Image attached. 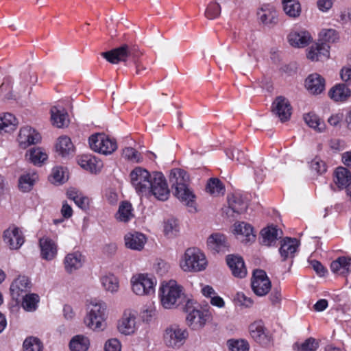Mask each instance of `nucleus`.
Masks as SVG:
<instances>
[{
  "label": "nucleus",
  "instance_id": "1",
  "mask_svg": "<svg viewBox=\"0 0 351 351\" xmlns=\"http://www.w3.org/2000/svg\"><path fill=\"white\" fill-rule=\"evenodd\" d=\"M130 176L132 185L138 194H152L160 201L169 198L170 191L162 173L155 171L151 174L147 169L138 167L130 172Z\"/></svg>",
  "mask_w": 351,
  "mask_h": 351
},
{
  "label": "nucleus",
  "instance_id": "2",
  "mask_svg": "<svg viewBox=\"0 0 351 351\" xmlns=\"http://www.w3.org/2000/svg\"><path fill=\"white\" fill-rule=\"evenodd\" d=\"M169 182L174 189V195L188 207L195 208V195L189 188V175L183 169H173L171 171Z\"/></svg>",
  "mask_w": 351,
  "mask_h": 351
},
{
  "label": "nucleus",
  "instance_id": "3",
  "mask_svg": "<svg viewBox=\"0 0 351 351\" xmlns=\"http://www.w3.org/2000/svg\"><path fill=\"white\" fill-rule=\"evenodd\" d=\"M161 305L167 309L176 308L185 302L183 287L175 280L163 282L159 289Z\"/></svg>",
  "mask_w": 351,
  "mask_h": 351
},
{
  "label": "nucleus",
  "instance_id": "4",
  "mask_svg": "<svg viewBox=\"0 0 351 351\" xmlns=\"http://www.w3.org/2000/svg\"><path fill=\"white\" fill-rule=\"evenodd\" d=\"M207 264L204 254L196 247H189L186 250L180 261V266L185 272L204 271Z\"/></svg>",
  "mask_w": 351,
  "mask_h": 351
},
{
  "label": "nucleus",
  "instance_id": "5",
  "mask_svg": "<svg viewBox=\"0 0 351 351\" xmlns=\"http://www.w3.org/2000/svg\"><path fill=\"white\" fill-rule=\"evenodd\" d=\"M186 313V321L187 325L193 330L202 328L212 317L209 309L198 308L194 306L191 300H187L184 307Z\"/></svg>",
  "mask_w": 351,
  "mask_h": 351
},
{
  "label": "nucleus",
  "instance_id": "6",
  "mask_svg": "<svg viewBox=\"0 0 351 351\" xmlns=\"http://www.w3.org/2000/svg\"><path fill=\"white\" fill-rule=\"evenodd\" d=\"M106 309L104 302H91L87 306L84 320L86 326L93 330H102L105 326Z\"/></svg>",
  "mask_w": 351,
  "mask_h": 351
},
{
  "label": "nucleus",
  "instance_id": "7",
  "mask_svg": "<svg viewBox=\"0 0 351 351\" xmlns=\"http://www.w3.org/2000/svg\"><path fill=\"white\" fill-rule=\"evenodd\" d=\"M141 53L136 47H131L128 45H123L119 47L110 51L104 52L101 56L112 64H117L119 62H126L128 58L134 60L138 58Z\"/></svg>",
  "mask_w": 351,
  "mask_h": 351
},
{
  "label": "nucleus",
  "instance_id": "8",
  "mask_svg": "<svg viewBox=\"0 0 351 351\" xmlns=\"http://www.w3.org/2000/svg\"><path fill=\"white\" fill-rule=\"evenodd\" d=\"M88 143L92 150L104 155L111 154L117 148L116 141L103 133L91 135Z\"/></svg>",
  "mask_w": 351,
  "mask_h": 351
},
{
  "label": "nucleus",
  "instance_id": "9",
  "mask_svg": "<svg viewBox=\"0 0 351 351\" xmlns=\"http://www.w3.org/2000/svg\"><path fill=\"white\" fill-rule=\"evenodd\" d=\"M131 283L135 294L145 295L154 293L156 280L148 274H140L132 278Z\"/></svg>",
  "mask_w": 351,
  "mask_h": 351
},
{
  "label": "nucleus",
  "instance_id": "10",
  "mask_svg": "<svg viewBox=\"0 0 351 351\" xmlns=\"http://www.w3.org/2000/svg\"><path fill=\"white\" fill-rule=\"evenodd\" d=\"M188 336L186 329L171 325L165 330L164 340L168 347L178 349L185 343Z\"/></svg>",
  "mask_w": 351,
  "mask_h": 351
},
{
  "label": "nucleus",
  "instance_id": "11",
  "mask_svg": "<svg viewBox=\"0 0 351 351\" xmlns=\"http://www.w3.org/2000/svg\"><path fill=\"white\" fill-rule=\"evenodd\" d=\"M252 288L258 296L265 295L271 289V282L265 271L256 269L253 272Z\"/></svg>",
  "mask_w": 351,
  "mask_h": 351
},
{
  "label": "nucleus",
  "instance_id": "12",
  "mask_svg": "<svg viewBox=\"0 0 351 351\" xmlns=\"http://www.w3.org/2000/svg\"><path fill=\"white\" fill-rule=\"evenodd\" d=\"M3 241L11 250H18L25 242L23 231L19 227L12 225L3 232Z\"/></svg>",
  "mask_w": 351,
  "mask_h": 351
},
{
  "label": "nucleus",
  "instance_id": "13",
  "mask_svg": "<svg viewBox=\"0 0 351 351\" xmlns=\"http://www.w3.org/2000/svg\"><path fill=\"white\" fill-rule=\"evenodd\" d=\"M251 337L259 344L266 346L269 343L271 337L262 321H256L249 326Z\"/></svg>",
  "mask_w": 351,
  "mask_h": 351
},
{
  "label": "nucleus",
  "instance_id": "14",
  "mask_svg": "<svg viewBox=\"0 0 351 351\" xmlns=\"http://www.w3.org/2000/svg\"><path fill=\"white\" fill-rule=\"evenodd\" d=\"M272 112L281 122L288 121L291 114V107L289 101L284 97H277L272 104Z\"/></svg>",
  "mask_w": 351,
  "mask_h": 351
},
{
  "label": "nucleus",
  "instance_id": "15",
  "mask_svg": "<svg viewBox=\"0 0 351 351\" xmlns=\"http://www.w3.org/2000/svg\"><path fill=\"white\" fill-rule=\"evenodd\" d=\"M32 284L29 278L25 276H19L10 285L12 298L18 301L21 297L30 291Z\"/></svg>",
  "mask_w": 351,
  "mask_h": 351
},
{
  "label": "nucleus",
  "instance_id": "16",
  "mask_svg": "<svg viewBox=\"0 0 351 351\" xmlns=\"http://www.w3.org/2000/svg\"><path fill=\"white\" fill-rule=\"evenodd\" d=\"M40 139L39 133L31 127L25 126L20 130L17 140L20 147L25 149L31 145L38 143Z\"/></svg>",
  "mask_w": 351,
  "mask_h": 351
},
{
  "label": "nucleus",
  "instance_id": "17",
  "mask_svg": "<svg viewBox=\"0 0 351 351\" xmlns=\"http://www.w3.org/2000/svg\"><path fill=\"white\" fill-rule=\"evenodd\" d=\"M119 332L125 335H130L136 330V315L131 311H125L117 324Z\"/></svg>",
  "mask_w": 351,
  "mask_h": 351
},
{
  "label": "nucleus",
  "instance_id": "18",
  "mask_svg": "<svg viewBox=\"0 0 351 351\" xmlns=\"http://www.w3.org/2000/svg\"><path fill=\"white\" fill-rule=\"evenodd\" d=\"M288 42L294 47L303 48L312 40L313 37L309 32L305 29L292 31L287 36Z\"/></svg>",
  "mask_w": 351,
  "mask_h": 351
},
{
  "label": "nucleus",
  "instance_id": "19",
  "mask_svg": "<svg viewBox=\"0 0 351 351\" xmlns=\"http://www.w3.org/2000/svg\"><path fill=\"white\" fill-rule=\"evenodd\" d=\"M125 245L127 248L132 250L141 251L147 242L145 234L138 232L127 233L124 237Z\"/></svg>",
  "mask_w": 351,
  "mask_h": 351
},
{
  "label": "nucleus",
  "instance_id": "20",
  "mask_svg": "<svg viewBox=\"0 0 351 351\" xmlns=\"http://www.w3.org/2000/svg\"><path fill=\"white\" fill-rule=\"evenodd\" d=\"M329 49L328 44L317 43L309 48L307 58L312 61L326 60L329 58Z\"/></svg>",
  "mask_w": 351,
  "mask_h": 351
},
{
  "label": "nucleus",
  "instance_id": "21",
  "mask_svg": "<svg viewBox=\"0 0 351 351\" xmlns=\"http://www.w3.org/2000/svg\"><path fill=\"white\" fill-rule=\"evenodd\" d=\"M41 257L47 261L53 260L57 255V245L49 237H43L39 240Z\"/></svg>",
  "mask_w": 351,
  "mask_h": 351
},
{
  "label": "nucleus",
  "instance_id": "22",
  "mask_svg": "<svg viewBox=\"0 0 351 351\" xmlns=\"http://www.w3.org/2000/svg\"><path fill=\"white\" fill-rule=\"evenodd\" d=\"M226 262L234 276L242 278L246 276L247 269L243 259L241 256L228 255Z\"/></svg>",
  "mask_w": 351,
  "mask_h": 351
},
{
  "label": "nucleus",
  "instance_id": "23",
  "mask_svg": "<svg viewBox=\"0 0 351 351\" xmlns=\"http://www.w3.org/2000/svg\"><path fill=\"white\" fill-rule=\"evenodd\" d=\"M305 86L311 94H320L325 89V80L318 73L311 74L306 79Z\"/></svg>",
  "mask_w": 351,
  "mask_h": 351
},
{
  "label": "nucleus",
  "instance_id": "24",
  "mask_svg": "<svg viewBox=\"0 0 351 351\" xmlns=\"http://www.w3.org/2000/svg\"><path fill=\"white\" fill-rule=\"evenodd\" d=\"M262 23L265 25L273 26L278 23V14L273 5H265L257 13Z\"/></svg>",
  "mask_w": 351,
  "mask_h": 351
},
{
  "label": "nucleus",
  "instance_id": "25",
  "mask_svg": "<svg viewBox=\"0 0 351 351\" xmlns=\"http://www.w3.org/2000/svg\"><path fill=\"white\" fill-rule=\"evenodd\" d=\"M299 243L296 239L287 237L282 241L279 249L282 261H285L289 258H293L298 247Z\"/></svg>",
  "mask_w": 351,
  "mask_h": 351
},
{
  "label": "nucleus",
  "instance_id": "26",
  "mask_svg": "<svg viewBox=\"0 0 351 351\" xmlns=\"http://www.w3.org/2000/svg\"><path fill=\"white\" fill-rule=\"evenodd\" d=\"M351 95L350 89L344 84H338L328 91L329 97L336 102L346 101Z\"/></svg>",
  "mask_w": 351,
  "mask_h": 351
},
{
  "label": "nucleus",
  "instance_id": "27",
  "mask_svg": "<svg viewBox=\"0 0 351 351\" xmlns=\"http://www.w3.org/2000/svg\"><path fill=\"white\" fill-rule=\"evenodd\" d=\"M261 235L262 243L266 246H271L281 237L282 231L278 230L276 226H269L261 231Z\"/></svg>",
  "mask_w": 351,
  "mask_h": 351
},
{
  "label": "nucleus",
  "instance_id": "28",
  "mask_svg": "<svg viewBox=\"0 0 351 351\" xmlns=\"http://www.w3.org/2000/svg\"><path fill=\"white\" fill-rule=\"evenodd\" d=\"M207 245L210 250L215 252H225L228 247L226 237L218 233L208 237Z\"/></svg>",
  "mask_w": 351,
  "mask_h": 351
},
{
  "label": "nucleus",
  "instance_id": "29",
  "mask_svg": "<svg viewBox=\"0 0 351 351\" xmlns=\"http://www.w3.org/2000/svg\"><path fill=\"white\" fill-rule=\"evenodd\" d=\"M330 269L334 274L346 276L351 271V258L346 256L339 257L331 263Z\"/></svg>",
  "mask_w": 351,
  "mask_h": 351
},
{
  "label": "nucleus",
  "instance_id": "30",
  "mask_svg": "<svg viewBox=\"0 0 351 351\" xmlns=\"http://www.w3.org/2000/svg\"><path fill=\"white\" fill-rule=\"evenodd\" d=\"M234 233L239 235L241 237L240 239L244 243L250 242L255 239L253 228L251 225L245 222L234 223Z\"/></svg>",
  "mask_w": 351,
  "mask_h": 351
},
{
  "label": "nucleus",
  "instance_id": "31",
  "mask_svg": "<svg viewBox=\"0 0 351 351\" xmlns=\"http://www.w3.org/2000/svg\"><path fill=\"white\" fill-rule=\"evenodd\" d=\"M78 164L82 168L91 173H97L102 167L101 162L92 155H82L78 159Z\"/></svg>",
  "mask_w": 351,
  "mask_h": 351
},
{
  "label": "nucleus",
  "instance_id": "32",
  "mask_svg": "<svg viewBox=\"0 0 351 351\" xmlns=\"http://www.w3.org/2000/svg\"><path fill=\"white\" fill-rule=\"evenodd\" d=\"M64 264L66 271L72 273L82 266V256L79 252L68 254L64 258Z\"/></svg>",
  "mask_w": 351,
  "mask_h": 351
},
{
  "label": "nucleus",
  "instance_id": "33",
  "mask_svg": "<svg viewBox=\"0 0 351 351\" xmlns=\"http://www.w3.org/2000/svg\"><path fill=\"white\" fill-rule=\"evenodd\" d=\"M17 119L11 113L5 112L0 114V134L11 132L16 129Z\"/></svg>",
  "mask_w": 351,
  "mask_h": 351
},
{
  "label": "nucleus",
  "instance_id": "34",
  "mask_svg": "<svg viewBox=\"0 0 351 351\" xmlns=\"http://www.w3.org/2000/svg\"><path fill=\"white\" fill-rule=\"evenodd\" d=\"M334 182L340 189L347 188L351 183V173L346 168L339 167L335 171Z\"/></svg>",
  "mask_w": 351,
  "mask_h": 351
},
{
  "label": "nucleus",
  "instance_id": "35",
  "mask_svg": "<svg viewBox=\"0 0 351 351\" xmlns=\"http://www.w3.org/2000/svg\"><path fill=\"white\" fill-rule=\"evenodd\" d=\"M67 197L73 200L81 209L86 210L89 207V199L75 189H69L66 192Z\"/></svg>",
  "mask_w": 351,
  "mask_h": 351
},
{
  "label": "nucleus",
  "instance_id": "36",
  "mask_svg": "<svg viewBox=\"0 0 351 351\" xmlns=\"http://www.w3.org/2000/svg\"><path fill=\"white\" fill-rule=\"evenodd\" d=\"M51 113L53 125L59 128L68 125L69 122L68 114L64 109L60 110L53 107L51 110Z\"/></svg>",
  "mask_w": 351,
  "mask_h": 351
},
{
  "label": "nucleus",
  "instance_id": "37",
  "mask_svg": "<svg viewBox=\"0 0 351 351\" xmlns=\"http://www.w3.org/2000/svg\"><path fill=\"white\" fill-rule=\"evenodd\" d=\"M228 202L229 208L236 213H241L244 212L247 207V202L243 197L238 194H232L228 196Z\"/></svg>",
  "mask_w": 351,
  "mask_h": 351
},
{
  "label": "nucleus",
  "instance_id": "38",
  "mask_svg": "<svg viewBox=\"0 0 351 351\" xmlns=\"http://www.w3.org/2000/svg\"><path fill=\"white\" fill-rule=\"evenodd\" d=\"M56 151L62 156H66L74 152V146L70 138L60 136L56 145Z\"/></svg>",
  "mask_w": 351,
  "mask_h": 351
},
{
  "label": "nucleus",
  "instance_id": "39",
  "mask_svg": "<svg viewBox=\"0 0 351 351\" xmlns=\"http://www.w3.org/2000/svg\"><path fill=\"white\" fill-rule=\"evenodd\" d=\"M28 159L36 165H40L48 158L47 154L41 147H34L29 150L26 154Z\"/></svg>",
  "mask_w": 351,
  "mask_h": 351
},
{
  "label": "nucleus",
  "instance_id": "40",
  "mask_svg": "<svg viewBox=\"0 0 351 351\" xmlns=\"http://www.w3.org/2000/svg\"><path fill=\"white\" fill-rule=\"evenodd\" d=\"M37 179L38 175L34 172L25 173L19 178V187L23 192H28L32 189Z\"/></svg>",
  "mask_w": 351,
  "mask_h": 351
},
{
  "label": "nucleus",
  "instance_id": "41",
  "mask_svg": "<svg viewBox=\"0 0 351 351\" xmlns=\"http://www.w3.org/2000/svg\"><path fill=\"white\" fill-rule=\"evenodd\" d=\"M90 346L88 337L84 335H76L73 337L70 343L71 351H87Z\"/></svg>",
  "mask_w": 351,
  "mask_h": 351
},
{
  "label": "nucleus",
  "instance_id": "42",
  "mask_svg": "<svg viewBox=\"0 0 351 351\" xmlns=\"http://www.w3.org/2000/svg\"><path fill=\"white\" fill-rule=\"evenodd\" d=\"M283 10L287 15L297 18L301 13V5L298 0H282Z\"/></svg>",
  "mask_w": 351,
  "mask_h": 351
},
{
  "label": "nucleus",
  "instance_id": "43",
  "mask_svg": "<svg viewBox=\"0 0 351 351\" xmlns=\"http://www.w3.org/2000/svg\"><path fill=\"white\" fill-rule=\"evenodd\" d=\"M133 216L132 204L128 202H123L119 206L116 219L119 221L128 222Z\"/></svg>",
  "mask_w": 351,
  "mask_h": 351
},
{
  "label": "nucleus",
  "instance_id": "44",
  "mask_svg": "<svg viewBox=\"0 0 351 351\" xmlns=\"http://www.w3.org/2000/svg\"><path fill=\"white\" fill-rule=\"evenodd\" d=\"M101 283L106 291L112 293L117 292L119 288L118 278L112 274L102 276L101 278Z\"/></svg>",
  "mask_w": 351,
  "mask_h": 351
},
{
  "label": "nucleus",
  "instance_id": "45",
  "mask_svg": "<svg viewBox=\"0 0 351 351\" xmlns=\"http://www.w3.org/2000/svg\"><path fill=\"white\" fill-rule=\"evenodd\" d=\"M305 123L311 128L319 132L325 129V124L322 122L319 117L313 112H309L304 116Z\"/></svg>",
  "mask_w": 351,
  "mask_h": 351
},
{
  "label": "nucleus",
  "instance_id": "46",
  "mask_svg": "<svg viewBox=\"0 0 351 351\" xmlns=\"http://www.w3.org/2000/svg\"><path fill=\"white\" fill-rule=\"evenodd\" d=\"M22 306L27 311H34L37 308L39 302V296L35 293L25 294L23 295Z\"/></svg>",
  "mask_w": 351,
  "mask_h": 351
},
{
  "label": "nucleus",
  "instance_id": "47",
  "mask_svg": "<svg viewBox=\"0 0 351 351\" xmlns=\"http://www.w3.org/2000/svg\"><path fill=\"white\" fill-rule=\"evenodd\" d=\"M206 191L211 195H218L224 193V186L218 178H210L206 184Z\"/></svg>",
  "mask_w": 351,
  "mask_h": 351
},
{
  "label": "nucleus",
  "instance_id": "48",
  "mask_svg": "<svg viewBox=\"0 0 351 351\" xmlns=\"http://www.w3.org/2000/svg\"><path fill=\"white\" fill-rule=\"evenodd\" d=\"M43 348L40 340L34 337H29L23 342L24 351H43Z\"/></svg>",
  "mask_w": 351,
  "mask_h": 351
},
{
  "label": "nucleus",
  "instance_id": "49",
  "mask_svg": "<svg viewBox=\"0 0 351 351\" xmlns=\"http://www.w3.org/2000/svg\"><path fill=\"white\" fill-rule=\"evenodd\" d=\"M294 350L296 351H315L318 348V343L313 337H309L301 344L295 343Z\"/></svg>",
  "mask_w": 351,
  "mask_h": 351
},
{
  "label": "nucleus",
  "instance_id": "50",
  "mask_svg": "<svg viewBox=\"0 0 351 351\" xmlns=\"http://www.w3.org/2000/svg\"><path fill=\"white\" fill-rule=\"evenodd\" d=\"M338 38L337 32L332 29H323L319 33V41L322 43H335Z\"/></svg>",
  "mask_w": 351,
  "mask_h": 351
},
{
  "label": "nucleus",
  "instance_id": "51",
  "mask_svg": "<svg viewBox=\"0 0 351 351\" xmlns=\"http://www.w3.org/2000/svg\"><path fill=\"white\" fill-rule=\"evenodd\" d=\"M178 231V224L176 219H169L164 222V232L166 236H175Z\"/></svg>",
  "mask_w": 351,
  "mask_h": 351
},
{
  "label": "nucleus",
  "instance_id": "52",
  "mask_svg": "<svg viewBox=\"0 0 351 351\" xmlns=\"http://www.w3.org/2000/svg\"><path fill=\"white\" fill-rule=\"evenodd\" d=\"M228 345L231 351H249L250 348L248 342L244 339L229 340Z\"/></svg>",
  "mask_w": 351,
  "mask_h": 351
},
{
  "label": "nucleus",
  "instance_id": "53",
  "mask_svg": "<svg viewBox=\"0 0 351 351\" xmlns=\"http://www.w3.org/2000/svg\"><path fill=\"white\" fill-rule=\"evenodd\" d=\"M221 14V7L217 2L210 3L205 12V15L208 19H214Z\"/></svg>",
  "mask_w": 351,
  "mask_h": 351
},
{
  "label": "nucleus",
  "instance_id": "54",
  "mask_svg": "<svg viewBox=\"0 0 351 351\" xmlns=\"http://www.w3.org/2000/svg\"><path fill=\"white\" fill-rule=\"evenodd\" d=\"M310 167L313 171L319 174H322L326 171V165L325 162L317 157L311 160Z\"/></svg>",
  "mask_w": 351,
  "mask_h": 351
},
{
  "label": "nucleus",
  "instance_id": "55",
  "mask_svg": "<svg viewBox=\"0 0 351 351\" xmlns=\"http://www.w3.org/2000/svg\"><path fill=\"white\" fill-rule=\"evenodd\" d=\"M123 156L132 162H139L141 161L140 154L132 147H125L123 150Z\"/></svg>",
  "mask_w": 351,
  "mask_h": 351
},
{
  "label": "nucleus",
  "instance_id": "56",
  "mask_svg": "<svg viewBox=\"0 0 351 351\" xmlns=\"http://www.w3.org/2000/svg\"><path fill=\"white\" fill-rule=\"evenodd\" d=\"M64 172L62 167H56L52 170L51 177L53 182L62 183L64 182Z\"/></svg>",
  "mask_w": 351,
  "mask_h": 351
},
{
  "label": "nucleus",
  "instance_id": "57",
  "mask_svg": "<svg viewBox=\"0 0 351 351\" xmlns=\"http://www.w3.org/2000/svg\"><path fill=\"white\" fill-rule=\"evenodd\" d=\"M121 343L117 339H111L105 343V351H121Z\"/></svg>",
  "mask_w": 351,
  "mask_h": 351
},
{
  "label": "nucleus",
  "instance_id": "58",
  "mask_svg": "<svg viewBox=\"0 0 351 351\" xmlns=\"http://www.w3.org/2000/svg\"><path fill=\"white\" fill-rule=\"evenodd\" d=\"M311 265L316 273L320 276H324L327 272L326 269L322 265V264L316 260L311 261Z\"/></svg>",
  "mask_w": 351,
  "mask_h": 351
},
{
  "label": "nucleus",
  "instance_id": "59",
  "mask_svg": "<svg viewBox=\"0 0 351 351\" xmlns=\"http://www.w3.org/2000/svg\"><path fill=\"white\" fill-rule=\"evenodd\" d=\"M332 0H317V5L318 9L322 12H327L332 6Z\"/></svg>",
  "mask_w": 351,
  "mask_h": 351
},
{
  "label": "nucleus",
  "instance_id": "60",
  "mask_svg": "<svg viewBox=\"0 0 351 351\" xmlns=\"http://www.w3.org/2000/svg\"><path fill=\"white\" fill-rule=\"evenodd\" d=\"M328 143L330 148L334 151L342 150L345 147L344 142L339 139H331Z\"/></svg>",
  "mask_w": 351,
  "mask_h": 351
},
{
  "label": "nucleus",
  "instance_id": "61",
  "mask_svg": "<svg viewBox=\"0 0 351 351\" xmlns=\"http://www.w3.org/2000/svg\"><path fill=\"white\" fill-rule=\"evenodd\" d=\"M340 74L342 80L347 82L349 85H351V67H343Z\"/></svg>",
  "mask_w": 351,
  "mask_h": 351
},
{
  "label": "nucleus",
  "instance_id": "62",
  "mask_svg": "<svg viewBox=\"0 0 351 351\" xmlns=\"http://www.w3.org/2000/svg\"><path fill=\"white\" fill-rule=\"evenodd\" d=\"M210 302L213 306H217L218 308H223L225 306V302L223 298L217 294L211 297Z\"/></svg>",
  "mask_w": 351,
  "mask_h": 351
},
{
  "label": "nucleus",
  "instance_id": "63",
  "mask_svg": "<svg viewBox=\"0 0 351 351\" xmlns=\"http://www.w3.org/2000/svg\"><path fill=\"white\" fill-rule=\"evenodd\" d=\"M61 213L62 216L66 219L70 218L73 215L72 208L66 202L62 204Z\"/></svg>",
  "mask_w": 351,
  "mask_h": 351
},
{
  "label": "nucleus",
  "instance_id": "64",
  "mask_svg": "<svg viewBox=\"0 0 351 351\" xmlns=\"http://www.w3.org/2000/svg\"><path fill=\"white\" fill-rule=\"evenodd\" d=\"M343 116L340 114H335L331 115L328 119V122L332 126H337L342 120Z\"/></svg>",
  "mask_w": 351,
  "mask_h": 351
}]
</instances>
